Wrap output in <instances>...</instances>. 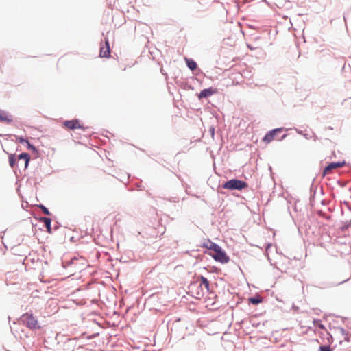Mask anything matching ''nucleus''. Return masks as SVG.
<instances>
[{
    "label": "nucleus",
    "instance_id": "23",
    "mask_svg": "<svg viewBox=\"0 0 351 351\" xmlns=\"http://www.w3.org/2000/svg\"><path fill=\"white\" fill-rule=\"evenodd\" d=\"M209 131L211 134L212 137L213 138L215 135V128L213 127H210Z\"/></svg>",
    "mask_w": 351,
    "mask_h": 351
},
{
    "label": "nucleus",
    "instance_id": "5",
    "mask_svg": "<svg viewBox=\"0 0 351 351\" xmlns=\"http://www.w3.org/2000/svg\"><path fill=\"white\" fill-rule=\"evenodd\" d=\"M284 130L283 128H275V129H273L270 131H269L267 133H266V134L264 136L263 138V141L266 143H269L270 142H271L274 138V136L278 134V133H280L281 132H282Z\"/></svg>",
    "mask_w": 351,
    "mask_h": 351
},
{
    "label": "nucleus",
    "instance_id": "3",
    "mask_svg": "<svg viewBox=\"0 0 351 351\" xmlns=\"http://www.w3.org/2000/svg\"><path fill=\"white\" fill-rule=\"evenodd\" d=\"M21 321L31 330L40 328V326L38 325L37 319L33 316L32 313L23 314L21 317Z\"/></svg>",
    "mask_w": 351,
    "mask_h": 351
},
{
    "label": "nucleus",
    "instance_id": "24",
    "mask_svg": "<svg viewBox=\"0 0 351 351\" xmlns=\"http://www.w3.org/2000/svg\"><path fill=\"white\" fill-rule=\"evenodd\" d=\"M343 204H344V205H346V206H347V208H348L350 210H351V207L350 206V205H349V204H348V202L344 201V202H343Z\"/></svg>",
    "mask_w": 351,
    "mask_h": 351
},
{
    "label": "nucleus",
    "instance_id": "19",
    "mask_svg": "<svg viewBox=\"0 0 351 351\" xmlns=\"http://www.w3.org/2000/svg\"><path fill=\"white\" fill-rule=\"evenodd\" d=\"M38 207L40 208V209L42 210V212L46 215H51V213L50 211L49 210V209L45 206L43 204H40L38 206Z\"/></svg>",
    "mask_w": 351,
    "mask_h": 351
},
{
    "label": "nucleus",
    "instance_id": "17",
    "mask_svg": "<svg viewBox=\"0 0 351 351\" xmlns=\"http://www.w3.org/2000/svg\"><path fill=\"white\" fill-rule=\"evenodd\" d=\"M219 245L214 243V242H212L210 241H208V243H204L203 245V247H206L207 248L208 250H210L214 252V250H215L217 247H218Z\"/></svg>",
    "mask_w": 351,
    "mask_h": 351
},
{
    "label": "nucleus",
    "instance_id": "2",
    "mask_svg": "<svg viewBox=\"0 0 351 351\" xmlns=\"http://www.w3.org/2000/svg\"><path fill=\"white\" fill-rule=\"evenodd\" d=\"M248 184L246 182L239 180L237 178H233L231 180H229L224 182L222 185V187L226 189L229 190H238L241 191L246 187H247Z\"/></svg>",
    "mask_w": 351,
    "mask_h": 351
},
{
    "label": "nucleus",
    "instance_id": "7",
    "mask_svg": "<svg viewBox=\"0 0 351 351\" xmlns=\"http://www.w3.org/2000/svg\"><path fill=\"white\" fill-rule=\"evenodd\" d=\"M217 93V88L210 87L208 88H204L202 90L200 91V93L198 94V98L199 99H203V98H208L210 97L211 95L215 94Z\"/></svg>",
    "mask_w": 351,
    "mask_h": 351
},
{
    "label": "nucleus",
    "instance_id": "6",
    "mask_svg": "<svg viewBox=\"0 0 351 351\" xmlns=\"http://www.w3.org/2000/svg\"><path fill=\"white\" fill-rule=\"evenodd\" d=\"M346 165L345 161L342 162H332L326 166L323 170V176L328 174L332 169L340 168Z\"/></svg>",
    "mask_w": 351,
    "mask_h": 351
},
{
    "label": "nucleus",
    "instance_id": "9",
    "mask_svg": "<svg viewBox=\"0 0 351 351\" xmlns=\"http://www.w3.org/2000/svg\"><path fill=\"white\" fill-rule=\"evenodd\" d=\"M13 118L11 114L8 112L0 109V121L9 124L12 123Z\"/></svg>",
    "mask_w": 351,
    "mask_h": 351
},
{
    "label": "nucleus",
    "instance_id": "8",
    "mask_svg": "<svg viewBox=\"0 0 351 351\" xmlns=\"http://www.w3.org/2000/svg\"><path fill=\"white\" fill-rule=\"evenodd\" d=\"M64 125L70 130L83 129V126L80 124L79 120L77 119L65 121Z\"/></svg>",
    "mask_w": 351,
    "mask_h": 351
},
{
    "label": "nucleus",
    "instance_id": "18",
    "mask_svg": "<svg viewBox=\"0 0 351 351\" xmlns=\"http://www.w3.org/2000/svg\"><path fill=\"white\" fill-rule=\"evenodd\" d=\"M16 162L15 154H10L9 156V165L11 167H14Z\"/></svg>",
    "mask_w": 351,
    "mask_h": 351
},
{
    "label": "nucleus",
    "instance_id": "10",
    "mask_svg": "<svg viewBox=\"0 0 351 351\" xmlns=\"http://www.w3.org/2000/svg\"><path fill=\"white\" fill-rule=\"evenodd\" d=\"M101 57L109 58L110 56V47L108 40L106 38L105 40V46H101L100 47V53Z\"/></svg>",
    "mask_w": 351,
    "mask_h": 351
},
{
    "label": "nucleus",
    "instance_id": "20",
    "mask_svg": "<svg viewBox=\"0 0 351 351\" xmlns=\"http://www.w3.org/2000/svg\"><path fill=\"white\" fill-rule=\"evenodd\" d=\"M350 227H351V219L349 221H346L343 225L341 226V230L342 231L347 230Z\"/></svg>",
    "mask_w": 351,
    "mask_h": 351
},
{
    "label": "nucleus",
    "instance_id": "25",
    "mask_svg": "<svg viewBox=\"0 0 351 351\" xmlns=\"http://www.w3.org/2000/svg\"><path fill=\"white\" fill-rule=\"evenodd\" d=\"M287 136V134H284L282 137L279 139V141H282L283 140L284 138H286V136Z\"/></svg>",
    "mask_w": 351,
    "mask_h": 351
},
{
    "label": "nucleus",
    "instance_id": "16",
    "mask_svg": "<svg viewBox=\"0 0 351 351\" xmlns=\"http://www.w3.org/2000/svg\"><path fill=\"white\" fill-rule=\"evenodd\" d=\"M187 67L191 71H194L197 68V64L191 58H185Z\"/></svg>",
    "mask_w": 351,
    "mask_h": 351
},
{
    "label": "nucleus",
    "instance_id": "15",
    "mask_svg": "<svg viewBox=\"0 0 351 351\" xmlns=\"http://www.w3.org/2000/svg\"><path fill=\"white\" fill-rule=\"evenodd\" d=\"M262 302H263V298L260 295H258V294L255 295L253 297H250L249 298V303L254 304V305H257V304L261 303Z\"/></svg>",
    "mask_w": 351,
    "mask_h": 351
},
{
    "label": "nucleus",
    "instance_id": "30",
    "mask_svg": "<svg viewBox=\"0 0 351 351\" xmlns=\"http://www.w3.org/2000/svg\"><path fill=\"white\" fill-rule=\"evenodd\" d=\"M341 331H342V332H344V329L341 328Z\"/></svg>",
    "mask_w": 351,
    "mask_h": 351
},
{
    "label": "nucleus",
    "instance_id": "22",
    "mask_svg": "<svg viewBox=\"0 0 351 351\" xmlns=\"http://www.w3.org/2000/svg\"><path fill=\"white\" fill-rule=\"evenodd\" d=\"M167 199L171 202L176 203V202H179L180 198L178 197H173L168 198Z\"/></svg>",
    "mask_w": 351,
    "mask_h": 351
},
{
    "label": "nucleus",
    "instance_id": "4",
    "mask_svg": "<svg viewBox=\"0 0 351 351\" xmlns=\"http://www.w3.org/2000/svg\"><path fill=\"white\" fill-rule=\"evenodd\" d=\"M209 254L215 261L223 264L227 263L230 260L229 256L219 245L215 250H214L213 254L210 253Z\"/></svg>",
    "mask_w": 351,
    "mask_h": 351
},
{
    "label": "nucleus",
    "instance_id": "21",
    "mask_svg": "<svg viewBox=\"0 0 351 351\" xmlns=\"http://www.w3.org/2000/svg\"><path fill=\"white\" fill-rule=\"evenodd\" d=\"M319 351H332V349L329 345H322L319 346Z\"/></svg>",
    "mask_w": 351,
    "mask_h": 351
},
{
    "label": "nucleus",
    "instance_id": "1",
    "mask_svg": "<svg viewBox=\"0 0 351 351\" xmlns=\"http://www.w3.org/2000/svg\"><path fill=\"white\" fill-rule=\"evenodd\" d=\"M199 279H200L199 283H198V282H191V284L189 287V289L191 291H193L195 288H201V292L199 291H196V294H197L196 298H199L200 296L204 295L202 286H204L206 288V289L208 292L209 291V289H210L209 281L208 280V279L206 277H204L203 276H200Z\"/></svg>",
    "mask_w": 351,
    "mask_h": 351
},
{
    "label": "nucleus",
    "instance_id": "28",
    "mask_svg": "<svg viewBox=\"0 0 351 351\" xmlns=\"http://www.w3.org/2000/svg\"><path fill=\"white\" fill-rule=\"evenodd\" d=\"M346 280H343V281H341V282H339L337 285L342 284V283H343V282H346Z\"/></svg>",
    "mask_w": 351,
    "mask_h": 351
},
{
    "label": "nucleus",
    "instance_id": "27",
    "mask_svg": "<svg viewBox=\"0 0 351 351\" xmlns=\"http://www.w3.org/2000/svg\"><path fill=\"white\" fill-rule=\"evenodd\" d=\"M198 344H199V346L200 347V346H201V345H202V344L203 345L204 343H203V342H202V341H199V342H198Z\"/></svg>",
    "mask_w": 351,
    "mask_h": 351
},
{
    "label": "nucleus",
    "instance_id": "29",
    "mask_svg": "<svg viewBox=\"0 0 351 351\" xmlns=\"http://www.w3.org/2000/svg\"><path fill=\"white\" fill-rule=\"evenodd\" d=\"M195 289H197V291H199L201 292V288H195Z\"/></svg>",
    "mask_w": 351,
    "mask_h": 351
},
{
    "label": "nucleus",
    "instance_id": "26",
    "mask_svg": "<svg viewBox=\"0 0 351 351\" xmlns=\"http://www.w3.org/2000/svg\"><path fill=\"white\" fill-rule=\"evenodd\" d=\"M318 327H319V328H321V329H324V325H323L322 324H321V323H319V324H318Z\"/></svg>",
    "mask_w": 351,
    "mask_h": 351
},
{
    "label": "nucleus",
    "instance_id": "11",
    "mask_svg": "<svg viewBox=\"0 0 351 351\" xmlns=\"http://www.w3.org/2000/svg\"><path fill=\"white\" fill-rule=\"evenodd\" d=\"M16 141L20 143L25 144L27 149L37 152L36 147L23 136H16Z\"/></svg>",
    "mask_w": 351,
    "mask_h": 351
},
{
    "label": "nucleus",
    "instance_id": "12",
    "mask_svg": "<svg viewBox=\"0 0 351 351\" xmlns=\"http://www.w3.org/2000/svg\"><path fill=\"white\" fill-rule=\"evenodd\" d=\"M17 158H18L19 160H24V161H25L24 169H26L28 167L30 160H31V156H30L29 154H28L27 152H23V153L20 154L19 155H18Z\"/></svg>",
    "mask_w": 351,
    "mask_h": 351
},
{
    "label": "nucleus",
    "instance_id": "13",
    "mask_svg": "<svg viewBox=\"0 0 351 351\" xmlns=\"http://www.w3.org/2000/svg\"><path fill=\"white\" fill-rule=\"evenodd\" d=\"M79 261V258L76 256H73L71 258L69 261H64L62 262L63 267L65 268H68L71 266L76 267L77 265V262Z\"/></svg>",
    "mask_w": 351,
    "mask_h": 351
},
{
    "label": "nucleus",
    "instance_id": "14",
    "mask_svg": "<svg viewBox=\"0 0 351 351\" xmlns=\"http://www.w3.org/2000/svg\"><path fill=\"white\" fill-rule=\"evenodd\" d=\"M40 220L44 223L45 228H47V231L49 233L51 232V219L49 217H43L40 219Z\"/></svg>",
    "mask_w": 351,
    "mask_h": 351
}]
</instances>
